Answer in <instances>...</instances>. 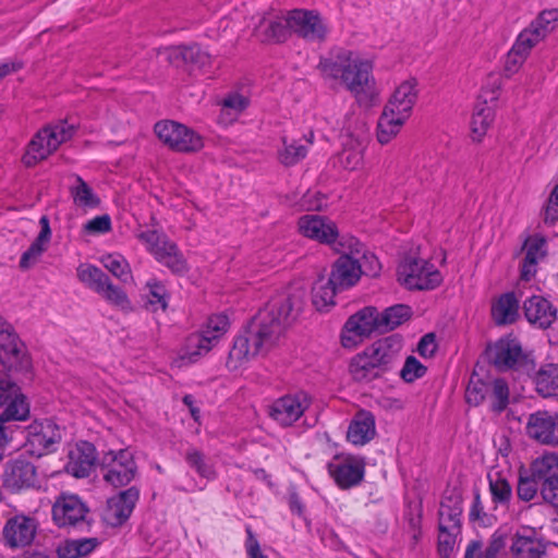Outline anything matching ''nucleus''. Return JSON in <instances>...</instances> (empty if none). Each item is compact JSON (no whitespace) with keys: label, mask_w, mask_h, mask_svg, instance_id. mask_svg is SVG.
<instances>
[{"label":"nucleus","mask_w":558,"mask_h":558,"mask_svg":"<svg viewBox=\"0 0 558 558\" xmlns=\"http://www.w3.org/2000/svg\"><path fill=\"white\" fill-rule=\"evenodd\" d=\"M36 532L37 522L34 518L16 514L7 520L2 535L5 545L19 548L29 545L34 541Z\"/></svg>","instance_id":"obj_20"},{"label":"nucleus","mask_w":558,"mask_h":558,"mask_svg":"<svg viewBox=\"0 0 558 558\" xmlns=\"http://www.w3.org/2000/svg\"><path fill=\"white\" fill-rule=\"evenodd\" d=\"M524 259L521 266V278L530 280L537 269V264L544 259L547 254L546 240L541 234L529 236L523 245Z\"/></svg>","instance_id":"obj_30"},{"label":"nucleus","mask_w":558,"mask_h":558,"mask_svg":"<svg viewBox=\"0 0 558 558\" xmlns=\"http://www.w3.org/2000/svg\"><path fill=\"white\" fill-rule=\"evenodd\" d=\"M526 319L539 328L549 327L556 319L557 311L553 304L541 295H533L523 304Z\"/></svg>","instance_id":"obj_29"},{"label":"nucleus","mask_w":558,"mask_h":558,"mask_svg":"<svg viewBox=\"0 0 558 558\" xmlns=\"http://www.w3.org/2000/svg\"><path fill=\"white\" fill-rule=\"evenodd\" d=\"M187 461L191 464V466L195 468L197 473L207 478L213 480L216 476V473L214 471L213 465L205 462L202 454L197 451L189 452L187 454Z\"/></svg>","instance_id":"obj_60"},{"label":"nucleus","mask_w":558,"mask_h":558,"mask_svg":"<svg viewBox=\"0 0 558 558\" xmlns=\"http://www.w3.org/2000/svg\"><path fill=\"white\" fill-rule=\"evenodd\" d=\"M97 456L93 444L88 441L76 442L69 450L66 470L75 477H86L95 466Z\"/></svg>","instance_id":"obj_26"},{"label":"nucleus","mask_w":558,"mask_h":558,"mask_svg":"<svg viewBox=\"0 0 558 558\" xmlns=\"http://www.w3.org/2000/svg\"><path fill=\"white\" fill-rule=\"evenodd\" d=\"M260 27L265 31L266 38L275 41L284 40L288 31H290L286 24L284 17L277 20H264Z\"/></svg>","instance_id":"obj_54"},{"label":"nucleus","mask_w":558,"mask_h":558,"mask_svg":"<svg viewBox=\"0 0 558 558\" xmlns=\"http://www.w3.org/2000/svg\"><path fill=\"white\" fill-rule=\"evenodd\" d=\"M402 349V339L396 335L378 339L367 345L363 352L383 373L389 372L397 362Z\"/></svg>","instance_id":"obj_18"},{"label":"nucleus","mask_w":558,"mask_h":558,"mask_svg":"<svg viewBox=\"0 0 558 558\" xmlns=\"http://www.w3.org/2000/svg\"><path fill=\"white\" fill-rule=\"evenodd\" d=\"M531 473L542 485L558 481V453L547 452L531 463Z\"/></svg>","instance_id":"obj_32"},{"label":"nucleus","mask_w":558,"mask_h":558,"mask_svg":"<svg viewBox=\"0 0 558 558\" xmlns=\"http://www.w3.org/2000/svg\"><path fill=\"white\" fill-rule=\"evenodd\" d=\"M299 305L295 298L286 294L271 299L248 328L234 339L226 363L228 369L241 372L258 354L269 350L294 319Z\"/></svg>","instance_id":"obj_1"},{"label":"nucleus","mask_w":558,"mask_h":558,"mask_svg":"<svg viewBox=\"0 0 558 558\" xmlns=\"http://www.w3.org/2000/svg\"><path fill=\"white\" fill-rule=\"evenodd\" d=\"M545 37L532 24L529 28L520 33L514 46L523 53L529 56L533 47H535Z\"/></svg>","instance_id":"obj_52"},{"label":"nucleus","mask_w":558,"mask_h":558,"mask_svg":"<svg viewBox=\"0 0 558 558\" xmlns=\"http://www.w3.org/2000/svg\"><path fill=\"white\" fill-rule=\"evenodd\" d=\"M326 206V197L318 191H307L300 201L303 210H323Z\"/></svg>","instance_id":"obj_59"},{"label":"nucleus","mask_w":558,"mask_h":558,"mask_svg":"<svg viewBox=\"0 0 558 558\" xmlns=\"http://www.w3.org/2000/svg\"><path fill=\"white\" fill-rule=\"evenodd\" d=\"M527 435L543 445H558V421H529Z\"/></svg>","instance_id":"obj_37"},{"label":"nucleus","mask_w":558,"mask_h":558,"mask_svg":"<svg viewBox=\"0 0 558 558\" xmlns=\"http://www.w3.org/2000/svg\"><path fill=\"white\" fill-rule=\"evenodd\" d=\"M558 24V9L545 10L532 23V25L546 37Z\"/></svg>","instance_id":"obj_56"},{"label":"nucleus","mask_w":558,"mask_h":558,"mask_svg":"<svg viewBox=\"0 0 558 558\" xmlns=\"http://www.w3.org/2000/svg\"><path fill=\"white\" fill-rule=\"evenodd\" d=\"M349 372L354 380L363 383H369L383 375V373L363 351L351 359Z\"/></svg>","instance_id":"obj_35"},{"label":"nucleus","mask_w":558,"mask_h":558,"mask_svg":"<svg viewBox=\"0 0 558 558\" xmlns=\"http://www.w3.org/2000/svg\"><path fill=\"white\" fill-rule=\"evenodd\" d=\"M155 133L162 144L177 151H197L204 146L203 137L199 134L186 125L171 120L156 123Z\"/></svg>","instance_id":"obj_13"},{"label":"nucleus","mask_w":558,"mask_h":558,"mask_svg":"<svg viewBox=\"0 0 558 558\" xmlns=\"http://www.w3.org/2000/svg\"><path fill=\"white\" fill-rule=\"evenodd\" d=\"M487 354L498 368H512L522 359V348L515 338L507 336L489 345Z\"/></svg>","instance_id":"obj_25"},{"label":"nucleus","mask_w":558,"mask_h":558,"mask_svg":"<svg viewBox=\"0 0 558 558\" xmlns=\"http://www.w3.org/2000/svg\"><path fill=\"white\" fill-rule=\"evenodd\" d=\"M87 512L76 495H61L52 506V519L59 527L75 526L85 520Z\"/></svg>","instance_id":"obj_21"},{"label":"nucleus","mask_w":558,"mask_h":558,"mask_svg":"<svg viewBox=\"0 0 558 558\" xmlns=\"http://www.w3.org/2000/svg\"><path fill=\"white\" fill-rule=\"evenodd\" d=\"M459 533L460 531L439 529L438 554L441 558H450L452 556Z\"/></svg>","instance_id":"obj_55"},{"label":"nucleus","mask_w":558,"mask_h":558,"mask_svg":"<svg viewBox=\"0 0 558 558\" xmlns=\"http://www.w3.org/2000/svg\"><path fill=\"white\" fill-rule=\"evenodd\" d=\"M538 480L531 475L520 474L517 486L518 497L523 501H531L535 498L539 486Z\"/></svg>","instance_id":"obj_53"},{"label":"nucleus","mask_w":558,"mask_h":558,"mask_svg":"<svg viewBox=\"0 0 558 558\" xmlns=\"http://www.w3.org/2000/svg\"><path fill=\"white\" fill-rule=\"evenodd\" d=\"M377 331H379L377 308L365 306L345 320L340 332L341 345L349 350L355 349Z\"/></svg>","instance_id":"obj_10"},{"label":"nucleus","mask_w":558,"mask_h":558,"mask_svg":"<svg viewBox=\"0 0 558 558\" xmlns=\"http://www.w3.org/2000/svg\"><path fill=\"white\" fill-rule=\"evenodd\" d=\"M74 133V126L66 121H60L48 125L33 137L23 156V162L27 167H33L39 161L46 159L63 142L70 140Z\"/></svg>","instance_id":"obj_6"},{"label":"nucleus","mask_w":558,"mask_h":558,"mask_svg":"<svg viewBox=\"0 0 558 558\" xmlns=\"http://www.w3.org/2000/svg\"><path fill=\"white\" fill-rule=\"evenodd\" d=\"M410 118L384 106L376 125V140L380 145H388L402 131Z\"/></svg>","instance_id":"obj_28"},{"label":"nucleus","mask_w":558,"mask_h":558,"mask_svg":"<svg viewBox=\"0 0 558 558\" xmlns=\"http://www.w3.org/2000/svg\"><path fill=\"white\" fill-rule=\"evenodd\" d=\"M98 294L109 304L123 312H130L132 310V304L126 293L121 288L113 284L110 279L105 282L102 289L98 291Z\"/></svg>","instance_id":"obj_44"},{"label":"nucleus","mask_w":558,"mask_h":558,"mask_svg":"<svg viewBox=\"0 0 558 558\" xmlns=\"http://www.w3.org/2000/svg\"><path fill=\"white\" fill-rule=\"evenodd\" d=\"M376 435L374 421H351L347 439L354 446H363L369 442Z\"/></svg>","instance_id":"obj_43"},{"label":"nucleus","mask_w":558,"mask_h":558,"mask_svg":"<svg viewBox=\"0 0 558 558\" xmlns=\"http://www.w3.org/2000/svg\"><path fill=\"white\" fill-rule=\"evenodd\" d=\"M307 155V146L298 141L288 142L283 140V146L278 150V158L281 163L292 166L305 158Z\"/></svg>","instance_id":"obj_47"},{"label":"nucleus","mask_w":558,"mask_h":558,"mask_svg":"<svg viewBox=\"0 0 558 558\" xmlns=\"http://www.w3.org/2000/svg\"><path fill=\"white\" fill-rule=\"evenodd\" d=\"M461 514L462 506L458 495L444 498L439 508V529L460 531Z\"/></svg>","instance_id":"obj_34"},{"label":"nucleus","mask_w":558,"mask_h":558,"mask_svg":"<svg viewBox=\"0 0 558 558\" xmlns=\"http://www.w3.org/2000/svg\"><path fill=\"white\" fill-rule=\"evenodd\" d=\"M411 308L403 304H397L383 312L377 311L379 332L393 330L411 317Z\"/></svg>","instance_id":"obj_38"},{"label":"nucleus","mask_w":558,"mask_h":558,"mask_svg":"<svg viewBox=\"0 0 558 558\" xmlns=\"http://www.w3.org/2000/svg\"><path fill=\"white\" fill-rule=\"evenodd\" d=\"M71 194L74 204L84 209H93L98 207L100 199L93 189L80 177L76 178L75 184L71 187Z\"/></svg>","instance_id":"obj_42"},{"label":"nucleus","mask_w":558,"mask_h":558,"mask_svg":"<svg viewBox=\"0 0 558 558\" xmlns=\"http://www.w3.org/2000/svg\"><path fill=\"white\" fill-rule=\"evenodd\" d=\"M180 54L183 57L185 61L195 63L199 66H205L210 62L209 53L204 51L197 45L181 48Z\"/></svg>","instance_id":"obj_58"},{"label":"nucleus","mask_w":558,"mask_h":558,"mask_svg":"<svg viewBox=\"0 0 558 558\" xmlns=\"http://www.w3.org/2000/svg\"><path fill=\"white\" fill-rule=\"evenodd\" d=\"M229 326L230 322L227 315L210 316L199 332L193 333L186 339L182 359L193 363L207 354L228 331Z\"/></svg>","instance_id":"obj_7"},{"label":"nucleus","mask_w":558,"mask_h":558,"mask_svg":"<svg viewBox=\"0 0 558 558\" xmlns=\"http://www.w3.org/2000/svg\"><path fill=\"white\" fill-rule=\"evenodd\" d=\"M137 499L138 492L133 487L110 497L101 513L102 521L111 527L121 526L130 518Z\"/></svg>","instance_id":"obj_17"},{"label":"nucleus","mask_w":558,"mask_h":558,"mask_svg":"<svg viewBox=\"0 0 558 558\" xmlns=\"http://www.w3.org/2000/svg\"><path fill=\"white\" fill-rule=\"evenodd\" d=\"M437 350L436 338L433 333H427L417 344V353L424 359H430Z\"/></svg>","instance_id":"obj_64"},{"label":"nucleus","mask_w":558,"mask_h":558,"mask_svg":"<svg viewBox=\"0 0 558 558\" xmlns=\"http://www.w3.org/2000/svg\"><path fill=\"white\" fill-rule=\"evenodd\" d=\"M146 287L148 289L147 307L153 312L166 311L169 301L166 287L156 280H149Z\"/></svg>","instance_id":"obj_46"},{"label":"nucleus","mask_w":558,"mask_h":558,"mask_svg":"<svg viewBox=\"0 0 558 558\" xmlns=\"http://www.w3.org/2000/svg\"><path fill=\"white\" fill-rule=\"evenodd\" d=\"M99 262L101 265L111 272L117 279L123 283L132 281L131 266L126 258L120 253L104 254Z\"/></svg>","instance_id":"obj_40"},{"label":"nucleus","mask_w":558,"mask_h":558,"mask_svg":"<svg viewBox=\"0 0 558 558\" xmlns=\"http://www.w3.org/2000/svg\"><path fill=\"white\" fill-rule=\"evenodd\" d=\"M427 367L423 365L415 356L410 355L405 359L400 371V377L403 381L411 384L425 376Z\"/></svg>","instance_id":"obj_49"},{"label":"nucleus","mask_w":558,"mask_h":558,"mask_svg":"<svg viewBox=\"0 0 558 558\" xmlns=\"http://www.w3.org/2000/svg\"><path fill=\"white\" fill-rule=\"evenodd\" d=\"M527 56L523 53L520 49H517V47L513 45L511 50L509 51L505 64V69L509 73H515L521 65L524 63Z\"/></svg>","instance_id":"obj_63"},{"label":"nucleus","mask_w":558,"mask_h":558,"mask_svg":"<svg viewBox=\"0 0 558 558\" xmlns=\"http://www.w3.org/2000/svg\"><path fill=\"white\" fill-rule=\"evenodd\" d=\"M104 478L113 486L129 484L135 476L136 465L129 449L109 450L101 457Z\"/></svg>","instance_id":"obj_15"},{"label":"nucleus","mask_w":558,"mask_h":558,"mask_svg":"<svg viewBox=\"0 0 558 558\" xmlns=\"http://www.w3.org/2000/svg\"><path fill=\"white\" fill-rule=\"evenodd\" d=\"M284 21L290 32L312 43L324 41L330 32L328 21L317 10H291Z\"/></svg>","instance_id":"obj_11"},{"label":"nucleus","mask_w":558,"mask_h":558,"mask_svg":"<svg viewBox=\"0 0 558 558\" xmlns=\"http://www.w3.org/2000/svg\"><path fill=\"white\" fill-rule=\"evenodd\" d=\"M495 120V110L492 106L485 104H476L471 121L470 134L473 142L481 143L488 133Z\"/></svg>","instance_id":"obj_31"},{"label":"nucleus","mask_w":558,"mask_h":558,"mask_svg":"<svg viewBox=\"0 0 558 558\" xmlns=\"http://www.w3.org/2000/svg\"><path fill=\"white\" fill-rule=\"evenodd\" d=\"M341 290L336 287L331 280L324 278L318 279L312 291V302L319 312H328L336 304V295Z\"/></svg>","instance_id":"obj_33"},{"label":"nucleus","mask_w":558,"mask_h":558,"mask_svg":"<svg viewBox=\"0 0 558 558\" xmlns=\"http://www.w3.org/2000/svg\"><path fill=\"white\" fill-rule=\"evenodd\" d=\"M300 233L320 244L329 245L332 250L338 245L343 234L339 233L337 223L326 216L304 215L299 218Z\"/></svg>","instance_id":"obj_16"},{"label":"nucleus","mask_w":558,"mask_h":558,"mask_svg":"<svg viewBox=\"0 0 558 558\" xmlns=\"http://www.w3.org/2000/svg\"><path fill=\"white\" fill-rule=\"evenodd\" d=\"M48 242L35 238L31 246L22 254L20 259V267L27 269L35 265L39 257L48 250Z\"/></svg>","instance_id":"obj_51"},{"label":"nucleus","mask_w":558,"mask_h":558,"mask_svg":"<svg viewBox=\"0 0 558 558\" xmlns=\"http://www.w3.org/2000/svg\"><path fill=\"white\" fill-rule=\"evenodd\" d=\"M333 251L340 256L331 266L329 279L341 291L348 290L357 284L363 275L359 259L362 243L353 235H342Z\"/></svg>","instance_id":"obj_3"},{"label":"nucleus","mask_w":558,"mask_h":558,"mask_svg":"<svg viewBox=\"0 0 558 558\" xmlns=\"http://www.w3.org/2000/svg\"><path fill=\"white\" fill-rule=\"evenodd\" d=\"M359 259L363 260L365 268L363 274L368 276H377L379 274L381 266L378 258L372 252L366 251L363 244Z\"/></svg>","instance_id":"obj_62"},{"label":"nucleus","mask_w":558,"mask_h":558,"mask_svg":"<svg viewBox=\"0 0 558 558\" xmlns=\"http://www.w3.org/2000/svg\"><path fill=\"white\" fill-rule=\"evenodd\" d=\"M83 230L88 234H104L111 230V218L108 215L97 216L88 220Z\"/></svg>","instance_id":"obj_61"},{"label":"nucleus","mask_w":558,"mask_h":558,"mask_svg":"<svg viewBox=\"0 0 558 558\" xmlns=\"http://www.w3.org/2000/svg\"><path fill=\"white\" fill-rule=\"evenodd\" d=\"M76 276L81 283L98 293L109 277L98 267L82 263L76 268Z\"/></svg>","instance_id":"obj_41"},{"label":"nucleus","mask_w":558,"mask_h":558,"mask_svg":"<svg viewBox=\"0 0 558 558\" xmlns=\"http://www.w3.org/2000/svg\"><path fill=\"white\" fill-rule=\"evenodd\" d=\"M534 384L543 397L558 396V363L542 366L534 376Z\"/></svg>","instance_id":"obj_36"},{"label":"nucleus","mask_w":558,"mask_h":558,"mask_svg":"<svg viewBox=\"0 0 558 558\" xmlns=\"http://www.w3.org/2000/svg\"><path fill=\"white\" fill-rule=\"evenodd\" d=\"M0 404L4 405V412L0 418H27L29 404L26 397L12 380L0 373Z\"/></svg>","instance_id":"obj_22"},{"label":"nucleus","mask_w":558,"mask_h":558,"mask_svg":"<svg viewBox=\"0 0 558 558\" xmlns=\"http://www.w3.org/2000/svg\"><path fill=\"white\" fill-rule=\"evenodd\" d=\"M519 302L513 293L500 295L492 306V315L497 324L512 323L518 316Z\"/></svg>","instance_id":"obj_39"},{"label":"nucleus","mask_w":558,"mask_h":558,"mask_svg":"<svg viewBox=\"0 0 558 558\" xmlns=\"http://www.w3.org/2000/svg\"><path fill=\"white\" fill-rule=\"evenodd\" d=\"M418 95L417 81L409 77L400 82L391 93L385 107L411 118Z\"/></svg>","instance_id":"obj_24"},{"label":"nucleus","mask_w":558,"mask_h":558,"mask_svg":"<svg viewBox=\"0 0 558 558\" xmlns=\"http://www.w3.org/2000/svg\"><path fill=\"white\" fill-rule=\"evenodd\" d=\"M134 236L148 254L172 272L183 274L187 270L186 260L182 253L161 230L148 226H138L134 230Z\"/></svg>","instance_id":"obj_4"},{"label":"nucleus","mask_w":558,"mask_h":558,"mask_svg":"<svg viewBox=\"0 0 558 558\" xmlns=\"http://www.w3.org/2000/svg\"><path fill=\"white\" fill-rule=\"evenodd\" d=\"M311 399L306 393L288 395L268 405L272 418H300L308 409Z\"/></svg>","instance_id":"obj_27"},{"label":"nucleus","mask_w":558,"mask_h":558,"mask_svg":"<svg viewBox=\"0 0 558 558\" xmlns=\"http://www.w3.org/2000/svg\"><path fill=\"white\" fill-rule=\"evenodd\" d=\"M318 69L326 80H332L345 87L357 102L369 106L380 95L373 74V61L353 50L339 49L319 61Z\"/></svg>","instance_id":"obj_2"},{"label":"nucleus","mask_w":558,"mask_h":558,"mask_svg":"<svg viewBox=\"0 0 558 558\" xmlns=\"http://www.w3.org/2000/svg\"><path fill=\"white\" fill-rule=\"evenodd\" d=\"M489 390L488 384L481 380L478 377L473 375L470 378L465 390V400L470 405H478L487 395Z\"/></svg>","instance_id":"obj_50"},{"label":"nucleus","mask_w":558,"mask_h":558,"mask_svg":"<svg viewBox=\"0 0 558 558\" xmlns=\"http://www.w3.org/2000/svg\"><path fill=\"white\" fill-rule=\"evenodd\" d=\"M397 280L409 290H432L441 283L442 276L429 260L409 255L398 264Z\"/></svg>","instance_id":"obj_5"},{"label":"nucleus","mask_w":558,"mask_h":558,"mask_svg":"<svg viewBox=\"0 0 558 558\" xmlns=\"http://www.w3.org/2000/svg\"><path fill=\"white\" fill-rule=\"evenodd\" d=\"M489 490L496 505H507L512 498V488L509 482L500 474H489Z\"/></svg>","instance_id":"obj_45"},{"label":"nucleus","mask_w":558,"mask_h":558,"mask_svg":"<svg viewBox=\"0 0 558 558\" xmlns=\"http://www.w3.org/2000/svg\"><path fill=\"white\" fill-rule=\"evenodd\" d=\"M500 87H501L500 76L499 75H490L488 77L486 84L482 87L478 104L488 105V102L496 101L499 96Z\"/></svg>","instance_id":"obj_57"},{"label":"nucleus","mask_w":558,"mask_h":558,"mask_svg":"<svg viewBox=\"0 0 558 558\" xmlns=\"http://www.w3.org/2000/svg\"><path fill=\"white\" fill-rule=\"evenodd\" d=\"M19 433L25 438L24 451L37 458L53 451L62 437L56 421H33L25 430Z\"/></svg>","instance_id":"obj_12"},{"label":"nucleus","mask_w":558,"mask_h":558,"mask_svg":"<svg viewBox=\"0 0 558 558\" xmlns=\"http://www.w3.org/2000/svg\"><path fill=\"white\" fill-rule=\"evenodd\" d=\"M2 478L3 485L11 490L31 488L37 483L36 469L24 459H15L7 464Z\"/></svg>","instance_id":"obj_23"},{"label":"nucleus","mask_w":558,"mask_h":558,"mask_svg":"<svg viewBox=\"0 0 558 558\" xmlns=\"http://www.w3.org/2000/svg\"><path fill=\"white\" fill-rule=\"evenodd\" d=\"M341 150L333 158V166L345 171H357L364 165L366 142L362 124H349L341 130Z\"/></svg>","instance_id":"obj_8"},{"label":"nucleus","mask_w":558,"mask_h":558,"mask_svg":"<svg viewBox=\"0 0 558 558\" xmlns=\"http://www.w3.org/2000/svg\"><path fill=\"white\" fill-rule=\"evenodd\" d=\"M328 473L342 489L357 486L365 475V460L361 456L336 454L327 464Z\"/></svg>","instance_id":"obj_14"},{"label":"nucleus","mask_w":558,"mask_h":558,"mask_svg":"<svg viewBox=\"0 0 558 558\" xmlns=\"http://www.w3.org/2000/svg\"><path fill=\"white\" fill-rule=\"evenodd\" d=\"M490 392V407L494 412L499 413L506 409L509 399V389L505 380L495 379L488 384Z\"/></svg>","instance_id":"obj_48"},{"label":"nucleus","mask_w":558,"mask_h":558,"mask_svg":"<svg viewBox=\"0 0 558 558\" xmlns=\"http://www.w3.org/2000/svg\"><path fill=\"white\" fill-rule=\"evenodd\" d=\"M0 363L9 371L28 372L31 357L11 323L0 317Z\"/></svg>","instance_id":"obj_9"},{"label":"nucleus","mask_w":558,"mask_h":558,"mask_svg":"<svg viewBox=\"0 0 558 558\" xmlns=\"http://www.w3.org/2000/svg\"><path fill=\"white\" fill-rule=\"evenodd\" d=\"M509 551L512 558H541L545 545L534 527L524 525L511 534Z\"/></svg>","instance_id":"obj_19"}]
</instances>
